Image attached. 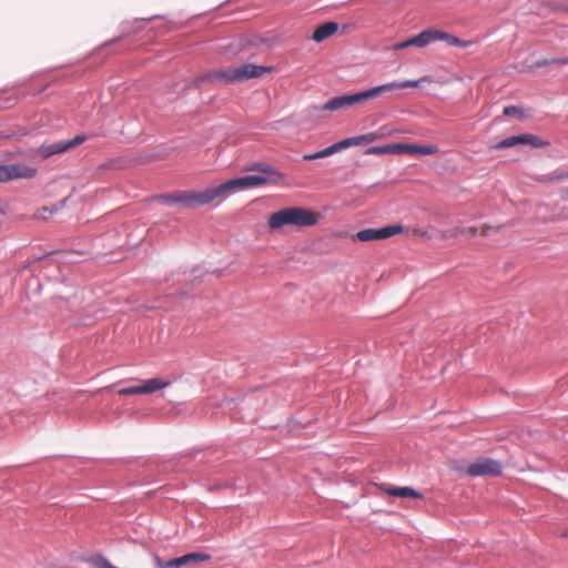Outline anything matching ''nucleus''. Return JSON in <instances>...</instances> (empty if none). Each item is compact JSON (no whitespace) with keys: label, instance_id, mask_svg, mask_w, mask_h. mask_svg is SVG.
I'll use <instances>...</instances> for the list:
<instances>
[{"label":"nucleus","instance_id":"f257e3e1","mask_svg":"<svg viewBox=\"0 0 568 568\" xmlns=\"http://www.w3.org/2000/svg\"><path fill=\"white\" fill-rule=\"evenodd\" d=\"M264 179L253 175H244L227 180L219 185L209 186L199 191L200 204L203 206L212 203L214 200L223 201L239 191L264 185Z\"/></svg>","mask_w":568,"mask_h":568},{"label":"nucleus","instance_id":"f03ea898","mask_svg":"<svg viewBox=\"0 0 568 568\" xmlns=\"http://www.w3.org/2000/svg\"><path fill=\"white\" fill-rule=\"evenodd\" d=\"M271 71L272 68L270 67L243 63L233 68L210 71L203 74L201 80L219 83L243 82L250 79L261 78Z\"/></svg>","mask_w":568,"mask_h":568},{"label":"nucleus","instance_id":"7ed1b4c3","mask_svg":"<svg viewBox=\"0 0 568 568\" xmlns=\"http://www.w3.org/2000/svg\"><path fill=\"white\" fill-rule=\"evenodd\" d=\"M267 223L272 231H278L284 226H313L317 223V219L305 207L288 206L272 213Z\"/></svg>","mask_w":568,"mask_h":568},{"label":"nucleus","instance_id":"20e7f679","mask_svg":"<svg viewBox=\"0 0 568 568\" xmlns=\"http://www.w3.org/2000/svg\"><path fill=\"white\" fill-rule=\"evenodd\" d=\"M500 462L488 457H479L470 463L465 470L469 477L498 476L501 474Z\"/></svg>","mask_w":568,"mask_h":568},{"label":"nucleus","instance_id":"39448f33","mask_svg":"<svg viewBox=\"0 0 568 568\" xmlns=\"http://www.w3.org/2000/svg\"><path fill=\"white\" fill-rule=\"evenodd\" d=\"M88 140V135L85 134H78L73 139L67 140V141H57L53 143H44L39 146L38 154L43 158L48 159L57 154H61L63 152H67L83 142Z\"/></svg>","mask_w":568,"mask_h":568},{"label":"nucleus","instance_id":"423d86ee","mask_svg":"<svg viewBox=\"0 0 568 568\" xmlns=\"http://www.w3.org/2000/svg\"><path fill=\"white\" fill-rule=\"evenodd\" d=\"M88 140V135L85 134H78L73 139L67 140V141H57L53 143H44L39 146L38 154L43 158L48 159L57 154H61L63 152H67L83 142Z\"/></svg>","mask_w":568,"mask_h":568},{"label":"nucleus","instance_id":"0eeeda50","mask_svg":"<svg viewBox=\"0 0 568 568\" xmlns=\"http://www.w3.org/2000/svg\"><path fill=\"white\" fill-rule=\"evenodd\" d=\"M419 85V80H405V81H393L384 83L364 91H361L362 102L368 99H374L383 94L394 92L399 89L416 88Z\"/></svg>","mask_w":568,"mask_h":568},{"label":"nucleus","instance_id":"6e6552de","mask_svg":"<svg viewBox=\"0 0 568 568\" xmlns=\"http://www.w3.org/2000/svg\"><path fill=\"white\" fill-rule=\"evenodd\" d=\"M211 559V556L205 552H190L181 557L170 560H163L155 556L154 561L158 568H181L186 565L200 564Z\"/></svg>","mask_w":568,"mask_h":568},{"label":"nucleus","instance_id":"1a4fd4ad","mask_svg":"<svg viewBox=\"0 0 568 568\" xmlns=\"http://www.w3.org/2000/svg\"><path fill=\"white\" fill-rule=\"evenodd\" d=\"M156 200L170 206L178 204H181L185 207L202 206V204H200L199 191H184L169 194H160L156 196Z\"/></svg>","mask_w":568,"mask_h":568},{"label":"nucleus","instance_id":"9d476101","mask_svg":"<svg viewBox=\"0 0 568 568\" xmlns=\"http://www.w3.org/2000/svg\"><path fill=\"white\" fill-rule=\"evenodd\" d=\"M37 175V169L24 164H1L0 182H9L14 179H32Z\"/></svg>","mask_w":568,"mask_h":568},{"label":"nucleus","instance_id":"9b49d317","mask_svg":"<svg viewBox=\"0 0 568 568\" xmlns=\"http://www.w3.org/2000/svg\"><path fill=\"white\" fill-rule=\"evenodd\" d=\"M404 227L399 224L387 225L379 229H365L356 233V240L361 242H368L375 240H385L398 233H402Z\"/></svg>","mask_w":568,"mask_h":568},{"label":"nucleus","instance_id":"f8f14e48","mask_svg":"<svg viewBox=\"0 0 568 568\" xmlns=\"http://www.w3.org/2000/svg\"><path fill=\"white\" fill-rule=\"evenodd\" d=\"M361 102H362L361 93L356 92L353 94H343V95L334 97V98L329 99L327 102H325L324 104L316 106V109L318 111H336L339 109L352 106V105H354L356 103H361Z\"/></svg>","mask_w":568,"mask_h":568},{"label":"nucleus","instance_id":"ddd939ff","mask_svg":"<svg viewBox=\"0 0 568 568\" xmlns=\"http://www.w3.org/2000/svg\"><path fill=\"white\" fill-rule=\"evenodd\" d=\"M153 18L154 17L148 18V19H135L132 22H129V21L122 22L120 24V34L118 37H115V38L104 42L102 44V47H106V45H109L111 43H115L119 40H121V39H123V38H125L128 36H131V34L140 32L144 28V23L146 21H151Z\"/></svg>","mask_w":568,"mask_h":568},{"label":"nucleus","instance_id":"4468645a","mask_svg":"<svg viewBox=\"0 0 568 568\" xmlns=\"http://www.w3.org/2000/svg\"><path fill=\"white\" fill-rule=\"evenodd\" d=\"M250 170L260 171L262 174H252V175L264 179L265 180L264 184H266V183L277 184L284 178L283 173H281L273 166L263 164V163H255L250 168Z\"/></svg>","mask_w":568,"mask_h":568},{"label":"nucleus","instance_id":"2eb2a0df","mask_svg":"<svg viewBox=\"0 0 568 568\" xmlns=\"http://www.w3.org/2000/svg\"><path fill=\"white\" fill-rule=\"evenodd\" d=\"M338 28V23L334 21L322 23L314 30L312 40H314L315 42H322L326 38L337 32Z\"/></svg>","mask_w":568,"mask_h":568},{"label":"nucleus","instance_id":"dca6fc26","mask_svg":"<svg viewBox=\"0 0 568 568\" xmlns=\"http://www.w3.org/2000/svg\"><path fill=\"white\" fill-rule=\"evenodd\" d=\"M171 385L170 381H164L161 378H150L148 381L142 382L141 389L142 394H153L156 390L166 388Z\"/></svg>","mask_w":568,"mask_h":568},{"label":"nucleus","instance_id":"f3484780","mask_svg":"<svg viewBox=\"0 0 568 568\" xmlns=\"http://www.w3.org/2000/svg\"><path fill=\"white\" fill-rule=\"evenodd\" d=\"M385 491L389 496L400 497V498H420L422 494L412 487H388Z\"/></svg>","mask_w":568,"mask_h":568},{"label":"nucleus","instance_id":"a211bd4d","mask_svg":"<svg viewBox=\"0 0 568 568\" xmlns=\"http://www.w3.org/2000/svg\"><path fill=\"white\" fill-rule=\"evenodd\" d=\"M418 41V48H425L428 44L437 41V29L428 28L423 30L420 33L416 34Z\"/></svg>","mask_w":568,"mask_h":568},{"label":"nucleus","instance_id":"6ab92c4d","mask_svg":"<svg viewBox=\"0 0 568 568\" xmlns=\"http://www.w3.org/2000/svg\"><path fill=\"white\" fill-rule=\"evenodd\" d=\"M376 139L374 133L352 136L342 140V144L344 145V149L353 146V145H361L364 143L373 142Z\"/></svg>","mask_w":568,"mask_h":568},{"label":"nucleus","instance_id":"aec40b11","mask_svg":"<svg viewBox=\"0 0 568 568\" xmlns=\"http://www.w3.org/2000/svg\"><path fill=\"white\" fill-rule=\"evenodd\" d=\"M519 144H523V134L511 135L506 139H503L501 141L497 142L494 148L496 150H504Z\"/></svg>","mask_w":568,"mask_h":568},{"label":"nucleus","instance_id":"412c9836","mask_svg":"<svg viewBox=\"0 0 568 568\" xmlns=\"http://www.w3.org/2000/svg\"><path fill=\"white\" fill-rule=\"evenodd\" d=\"M396 143L386 144V145H376L367 149L366 153L372 155L377 154H397Z\"/></svg>","mask_w":568,"mask_h":568},{"label":"nucleus","instance_id":"4be33fe9","mask_svg":"<svg viewBox=\"0 0 568 568\" xmlns=\"http://www.w3.org/2000/svg\"><path fill=\"white\" fill-rule=\"evenodd\" d=\"M523 144H529L535 149L548 146L550 143L547 140H542L535 134H523Z\"/></svg>","mask_w":568,"mask_h":568},{"label":"nucleus","instance_id":"5701e85b","mask_svg":"<svg viewBox=\"0 0 568 568\" xmlns=\"http://www.w3.org/2000/svg\"><path fill=\"white\" fill-rule=\"evenodd\" d=\"M474 41L471 40H462L458 37L450 34L447 41V44L454 45V47H462V48H469L471 47Z\"/></svg>","mask_w":568,"mask_h":568},{"label":"nucleus","instance_id":"b1692460","mask_svg":"<svg viewBox=\"0 0 568 568\" xmlns=\"http://www.w3.org/2000/svg\"><path fill=\"white\" fill-rule=\"evenodd\" d=\"M417 40V36H414L405 41H400V42H397L393 45V49L395 51H398V50H403V49H406L408 47H418V41Z\"/></svg>","mask_w":568,"mask_h":568},{"label":"nucleus","instance_id":"393cba45","mask_svg":"<svg viewBox=\"0 0 568 568\" xmlns=\"http://www.w3.org/2000/svg\"><path fill=\"white\" fill-rule=\"evenodd\" d=\"M398 146L397 154L403 153H410V154H417L418 152V144H404V143H396Z\"/></svg>","mask_w":568,"mask_h":568},{"label":"nucleus","instance_id":"a878e982","mask_svg":"<svg viewBox=\"0 0 568 568\" xmlns=\"http://www.w3.org/2000/svg\"><path fill=\"white\" fill-rule=\"evenodd\" d=\"M118 393L123 396L142 394L141 384L119 388Z\"/></svg>","mask_w":568,"mask_h":568},{"label":"nucleus","instance_id":"bb28decb","mask_svg":"<svg viewBox=\"0 0 568 568\" xmlns=\"http://www.w3.org/2000/svg\"><path fill=\"white\" fill-rule=\"evenodd\" d=\"M437 152H438V148L436 145L428 144V145H418L417 154H420V155H433V154H435Z\"/></svg>","mask_w":568,"mask_h":568},{"label":"nucleus","instance_id":"cd10ccee","mask_svg":"<svg viewBox=\"0 0 568 568\" xmlns=\"http://www.w3.org/2000/svg\"><path fill=\"white\" fill-rule=\"evenodd\" d=\"M326 156H329V154L327 152V148H325L318 152H315V153L304 154L303 159L305 161H312V160L322 159V158H326Z\"/></svg>","mask_w":568,"mask_h":568},{"label":"nucleus","instance_id":"c85d7f7f","mask_svg":"<svg viewBox=\"0 0 568 568\" xmlns=\"http://www.w3.org/2000/svg\"><path fill=\"white\" fill-rule=\"evenodd\" d=\"M504 114L507 116L523 115V110L516 105H508L504 109Z\"/></svg>","mask_w":568,"mask_h":568},{"label":"nucleus","instance_id":"c756f323","mask_svg":"<svg viewBox=\"0 0 568 568\" xmlns=\"http://www.w3.org/2000/svg\"><path fill=\"white\" fill-rule=\"evenodd\" d=\"M551 64H555V61H552V58H544V59H539L535 62V65L537 68H546Z\"/></svg>","mask_w":568,"mask_h":568},{"label":"nucleus","instance_id":"7c9ffc66","mask_svg":"<svg viewBox=\"0 0 568 568\" xmlns=\"http://www.w3.org/2000/svg\"><path fill=\"white\" fill-rule=\"evenodd\" d=\"M344 149V145L342 144V141H338L329 146H327V152L329 155L334 154L337 151H341Z\"/></svg>","mask_w":568,"mask_h":568},{"label":"nucleus","instance_id":"2f4dec72","mask_svg":"<svg viewBox=\"0 0 568 568\" xmlns=\"http://www.w3.org/2000/svg\"><path fill=\"white\" fill-rule=\"evenodd\" d=\"M449 38V33L443 30L437 29V41H445L447 42Z\"/></svg>","mask_w":568,"mask_h":568},{"label":"nucleus","instance_id":"473e14b6","mask_svg":"<svg viewBox=\"0 0 568 568\" xmlns=\"http://www.w3.org/2000/svg\"><path fill=\"white\" fill-rule=\"evenodd\" d=\"M449 38V33L443 30L437 29V41H445L447 42Z\"/></svg>","mask_w":568,"mask_h":568},{"label":"nucleus","instance_id":"72a5a7b5","mask_svg":"<svg viewBox=\"0 0 568 568\" xmlns=\"http://www.w3.org/2000/svg\"><path fill=\"white\" fill-rule=\"evenodd\" d=\"M555 64L565 65L568 64V58H552Z\"/></svg>","mask_w":568,"mask_h":568},{"label":"nucleus","instance_id":"f704fd0d","mask_svg":"<svg viewBox=\"0 0 568 568\" xmlns=\"http://www.w3.org/2000/svg\"><path fill=\"white\" fill-rule=\"evenodd\" d=\"M558 180H565V179H568V170L567 171H562L561 173L558 174L557 176Z\"/></svg>","mask_w":568,"mask_h":568},{"label":"nucleus","instance_id":"c9c22d12","mask_svg":"<svg viewBox=\"0 0 568 568\" xmlns=\"http://www.w3.org/2000/svg\"><path fill=\"white\" fill-rule=\"evenodd\" d=\"M59 211V207L58 206H54L52 207V210L50 211L51 213H57Z\"/></svg>","mask_w":568,"mask_h":568},{"label":"nucleus","instance_id":"e433bc0d","mask_svg":"<svg viewBox=\"0 0 568 568\" xmlns=\"http://www.w3.org/2000/svg\"><path fill=\"white\" fill-rule=\"evenodd\" d=\"M49 255H53V252L45 253V254L43 255V257H44V256H49ZM38 258H39V260H41V258H42V256H40V257H38Z\"/></svg>","mask_w":568,"mask_h":568},{"label":"nucleus","instance_id":"4c0bfd02","mask_svg":"<svg viewBox=\"0 0 568 568\" xmlns=\"http://www.w3.org/2000/svg\"><path fill=\"white\" fill-rule=\"evenodd\" d=\"M470 231L471 233L475 235L477 233V229L476 227H470Z\"/></svg>","mask_w":568,"mask_h":568},{"label":"nucleus","instance_id":"58836bf2","mask_svg":"<svg viewBox=\"0 0 568 568\" xmlns=\"http://www.w3.org/2000/svg\"><path fill=\"white\" fill-rule=\"evenodd\" d=\"M65 202H67V199L62 200L61 201V206H63L65 204Z\"/></svg>","mask_w":568,"mask_h":568}]
</instances>
